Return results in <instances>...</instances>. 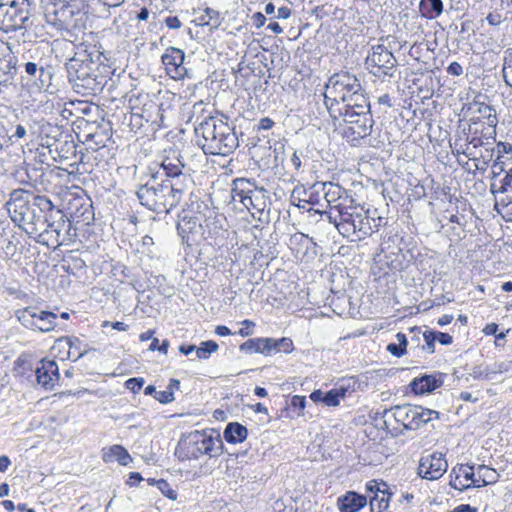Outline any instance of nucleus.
Instances as JSON below:
<instances>
[{"label": "nucleus", "instance_id": "obj_1", "mask_svg": "<svg viewBox=\"0 0 512 512\" xmlns=\"http://www.w3.org/2000/svg\"><path fill=\"white\" fill-rule=\"evenodd\" d=\"M196 143L205 154L227 156L241 141L240 135L226 121L207 116L195 126Z\"/></svg>", "mask_w": 512, "mask_h": 512}, {"label": "nucleus", "instance_id": "obj_2", "mask_svg": "<svg viewBox=\"0 0 512 512\" xmlns=\"http://www.w3.org/2000/svg\"><path fill=\"white\" fill-rule=\"evenodd\" d=\"M68 81L74 92L81 96H91L101 93L109 79L99 70V65L93 61L86 49H81L67 59L65 63Z\"/></svg>", "mask_w": 512, "mask_h": 512}, {"label": "nucleus", "instance_id": "obj_3", "mask_svg": "<svg viewBox=\"0 0 512 512\" xmlns=\"http://www.w3.org/2000/svg\"><path fill=\"white\" fill-rule=\"evenodd\" d=\"M186 193L182 182L177 180L158 181L155 175L138 187L136 196L140 204L155 213H169L176 208Z\"/></svg>", "mask_w": 512, "mask_h": 512}, {"label": "nucleus", "instance_id": "obj_4", "mask_svg": "<svg viewBox=\"0 0 512 512\" xmlns=\"http://www.w3.org/2000/svg\"><path fill=\"white\" fill-rule=\"evenodd\" d=\"M324 102L328 112L330 107H338L341 110L353 108V106H364L368 101L364 94L359 79L349 72L335 73L329 78L325 85Z\"/></svg>", "mask_w": 512, "mask_h": 512}, {"label": "nucleus", "instance_id": "obj_5", "mask_svg": "<svg viewBox=\"0 0 512 512\" xmlns=\"http://www.w3.org/2000/svg\"><path fill=\"white\" fill-rule=\"evenodd\" d=\"M11 220L19 227L27 224L28 229L33 231L29 222L33 219V210L37 208L43 213L51 212L54 208L52 201L43 195H35L33 192L24 189H15L10 194L6 203Z\"/></svg>", "mask_w": 512, "mask_h": 512}, {"label": "nucleus", "instance_id": "obj_6", "mask_svg": "<svg viewBox=\"0 0 512 512\" xmlns=\"http://www.w3.org/2000/svg\"><path fill=\"white\" fill-rule=\"evenodd\" d=\"M321 213L326 214L328 221L333 223L338 232L347 238L357 235L360 240L378 230L379 225L372 226L371 222H375V219L368 216V211L354 203L337 215L332 212Z\"/></svg>", "mask_w": 512, "mask_h": 512}, {"label": "nucleus", "instance_id": "obj_7", "mask_svg": "<svg viewBox=\"0 0 512 512\" xmlns=\"http://www.w3.org/2000/svg\"><path fill=\"white\" fill-rule=\"evenodd\" d=\"M369 112V101H365L363 107L357 104V106L345 110H341L338 107H330V116L334 120L343 118L347 125L344 129V135L351 141H357L370 135L373 119Z\"/></svg>", "mask_w": 512, "mask_h": 512}, {"label": "nucleus", "instance_id": "obj_8", "mask_svg": "<svg viewBox=\"0 0 512 512\" xmlns=\"http://www.w3.org/2000/svg\"><path fill=\"white\" fill-rule=\"evenodd\" d=\"M222 453L220 436L214 437L206 432L193 431L178 442L175 454L181 460L198 459L202 455L216 457Z\"/></svg>", "mask_w": 512, "mask_h": 512}, {"label": "nucleus", "instance_id": "obj_9", "mask_svg": "<svg viewBox=\"0 0 512 512\" xmlns=\"http://www.w3.org/2000/svg\"><path fill=\"white\" fill-rule=\"evenodd\" d=\"M30 59L23 65L24 74L22 79L27 85L35 91L52 94L54 87L52 85L55 76V68L48 57L39 56V50H30Z\"/></svg>", "mask_w": 512, "mask_h": 512}, {"label": "nucleus", "instance_id": "obj_10", "mask_svg": "<svg viewBox=\"0 0 512 512\" xmlns=\"http://www.w3.org/2000/svg\"><path fill=\"white\" fill-rule=\"evenodd\" d=\"M33 0H0V30L5 33L32 25Z\"/></svg>", "mask_w": 512, "mask_h": 512}, {"label": "nucleus", "instance_id": "obj_11", "mask_svg": "<svg viewBox=\"0 0 512 512\" xmlns=\"http://www.w3.org/2000/svg\"><path fill=\"white\" fill-rule=\"evenodd\" d=\"M256 87L245 88L243 95L237 98L234 107L238 113L236 117V126L239 129V134L242 142L247 141V145L252 144L253 134L256 130V99L253 97Z\"/></svg>", "mask_w": 512, "mask_h": 512}, {"label": "nucleus", "instance_id": "obj_12", "mask_svg": "<svg viewBox=\"0 0 512 512\" xmlns=\"http://www.w3.org/2000/svg\"><path fill=\"white\" fill-rule=\"evenodd\" d=\"M386 418H393L397 423L401 424L404 429L417 430L424 424L438 419L439 412L422 406L415 405H398L385 410Z\"/></svg>", "mask_w": 512, "mask_h": 512}, {"label": "nucleus", "instance_id": "obj_13", "mask_svg": "<svg viewBox=\"0 0 512 512\" xmlns=\"http://www.w3.org/2000/svg\"><path fill=\"white\" fill-rule=\"evenodd\" d=\"M365 64L367 69L374 76H393L397 60L393 53L383 44H377L371 47Z\"/></svg>", "mask_w": 512, "mask_h": 512}, {"label": "nucleus", "instance_id": "obj_14", "mask_svg": "<svg viewBox=\"0 0 512 512\" xmlns=\"http://www.w3.org/2000/svg\"><path fill=\"white\" fill-rule=\"evenodd\" d=\"M16 317L28 329L50 332L56 327L58 316L53 312L38 310L36 307L28 306L17 310Z\"/></svg>", "mask_w": 512, "mask_h": 512}, {"label": "nucleus", "instance_id": "obj_15", "mask_svg": "<svg viewBox=\"0 0 512 512\" xmlns=\"http://www.w3.org/2000/svg\"><path fill=\"white\" fill-rule=\"evenodd\" d=\"M68 226L64 215L60 210H54V214L50 215V221L45 223V226L35 236L37 243L51 248H57L63 245L64 239L61 238V232Z\"/></svg>", "mask_w": 512, "mask_h": 512}, {"label": "nucleus", "instance_id": "obj_16", "mask_svg": "<svg viewBox=\"0 0 512 512\" xmlns=\"http://www.w3.org/2000/svg\"><path fill=\"white\" fill-rule=\"evenodd\" d=\"M319 188H321L327 206L330 208L328 212L333 213V211H336L337 214H340L341 211L345 210L350 204L354 203V200L348 194V191L341 187L339 184L324 182L320 184ZM309 211H314L315 213L323 215L321 213L322 211L318 209H309Z\"/></svg>", "mask_w": 512, "mask_h": 512}, {"label": "nucleus", "instance_id": "obj_17", "mask_svg": "<svg viewBox=\"0 0 512 512\" xmlns=\"http://www.w3.org/2000/svg\"><path fill=\"white\" fill-rule=\"evenodd\" d=\"M447 468L448 463L444 455L439 452H434L421 457L418 466V474L420 477L427 480H437L443 476Z\"/></svg>", "mask_w": 512, "mask_h": 512}, {"label": "nucleus", "instance_id": "obj_18", "mask_svg": "<svg viewBox=\"0 0 512 512\" xmlns=\"http://www.w3.org/2000/svg\"><path fill=\"white\" fill-rule=\"evenodd\" d=\"M185 53L176 47H169L162 55V63L167 75L174 80H182L188 73L184 65Z\"/></svg>", "mask_w": 512, "mask_h": 512}, {"label": "nucleus", "instance_id": "obj_19", "mask_svg": "<svg viewBox=\"0 0 512 512\" xmlns=\"http://www.w3.org/2000/svg\"><path fill=\"white\" fill-rule=\"evenodd\" d=\"M366 491L370 497L371 512H383L388 508L392 493L388 491V485L385 482L371 480L366 484Z\"/></svg>", "mask_w": 512, "mask_h": 512}, {"label": "nucleus", "instance_id": "obj_20", "mask_svg": "<svg viewBox=\"0 0 512 512\" xmlns=\"http://www.w3.org/2000/svg\"><path fill=\"white\" fill-rule=\"evenodd\" d=\"M468 111L471 112L469 126L498 124L496 110L486 103L474 101L468 107Z\"/></svg>", "mask_w": 512, "mask_h": 512}, {"label": "nucleus", "instance_id": "obj_21", "mask_svg": "<svg viewBox=\"0 0 512 512\" xmlns=\"http://www.w3.org/2000/svg\"><path fill=\"white\" fill-rule=\"evenodd\" d=\"M39 385L46 390H52L59 381V367L53 360L43 359L35 371Z\"/></svg>", "mask_w": 512, "mask_h": 512}, {"label": "nucleus", "instance_id": "obj_22", "mask_svg": "<svg viewBox=\"0 0 512 512\" xmlns=\"http://www.w3.org/2000/svg\"><path fill=\"white\" fill-rule=\"evenodd\" d=\"M177 231L182 241L186 243H189L191 236H203L204 234L200 217L197 215H189L185 211L179 214Z\"/></svg>", "mask_w": 512, "mask_h": 512}, {"label": "nucleus", "instance_id": "obj_23", "mask_svg": "<svg viewBox=\"0 0 512 512\" xmlns=\"http://www.w3.org/2000/svg\"><path fill=\"white\" fill-rule=\"evenodd\" d=\"M161 168L167 176L165 180H177L182 182L183 192L187 193L191 179L188 175L183 173L184 164L177 156L173 158L166 157L161 163Z\"/></svg>", "mask_w": 512, "mask_h": 512}, {"label": "nucleus", "instance_id": "obj_24", "mask_svg": "<svg viewBox=\"0 0 512 512\" xmlns=\"http://www.w3.org/2000/svg\"><path fill=\"white\" fill-rule=\"evenodd\" d=\"M293 350L294 345L290 338H258V353L265 356H272L280 352L289 354Z\"/></svg>", "mask_w": 512, "mask_h": 512}, {"label": "nucleus", "instance_id": "obj_25", "mask_svg": "<svg viewBox=\"0 0 512 512\" xmlns=\"http://www.w3.org/2000/svg\"><path fill=\"white\" fill-rule=\"evenodd\" d=\"M233 200H239L248 210L254 206L252 195L256 186L247 179H236L234 181Z\"/></svg>", "mask_w": 512, "mask_h": 512}, {"label": "nucleus", "instance_id": "obj_26", "mask_svg": "<svg viewBox=\"0 0 512 512\" xmlns=\"http://www.w3.org/2000/svg\"><path fill=\"white\" fill-rule=\"evenodd\" d=\"M367 504V497L354 491H349L337 500L341 512H358Z\"/></svg>", "mask_w": 512, "mask_h": 512}, {"label": "nucleus", "instance_id": "obj_27", "mask_svg": "<svg viewBox=\"0 0 512 512\" xmlns=\"http://www.w3.org/2000/svg\"><path fill=\"white\" fill-rule=\"evenodd\" d=\"M442 385V380L434 375H423L415 378L411 383V390L415 394H425L432 392Z\"/></svg>", "mask_w": 512, "mask_h": 512}, {"label": "nucleus", "instance_id": "obj_28", "mask_svg": "<svg viewBox=\"0 0 512 512\" xmlns=\"http://www.w3.org/2000/svg\"><path fill=\"white\" fill-rule=\"evenodd\" d=\"M352 391L349 383L343 381L337 384L334 388L325 393V405L329 407L339 406L341 400L350 395Z\"/></svg>", "mask_w": 512, "mask_h": 512}, {"label": "nucleus", "instance_id": "obj_29", "mask_svg": "<svg viewBox=\"0 0 512 512\" xmlns=\"http://www.w3.org/2000/svg\"><path fill=\"white\" fill-rule=\"evenodd\" d=\"M57 343L58 345H62L63 347L68 348L67 357H74V361H77L78 359L82 358L88 352V349H82V342L80 341L79 338L75 336L60 337L57 340Z\"/></svg>", "mask_w": 512, "mask_h": 512}, {"label": "nucleus", "instance_id": "obj_30", "mask_svg": "<svg viewBox=\"0 0 512 512\" xmlns=\"http://www.w3.org/2000/svg\"><path fill=\"white\" fill-rule=\"evenodd\" d=\"M55 207L51 212L43 213L39 211L37 208L33 210V219L29 224L34 226L33 231L28 229L27 224H22L21 228L29 235V237L35 238L38 235V232L45 226L47 221H50V215L54 214Z\"/></svg>", "mask_w": 512, "mask_h": 512}, {"label": "nucleus", "instance_id": "obj_31", "mask_svg": "<svg viewBox=\"0 0 512 512\" xmlns=\"http://www.w3.org/2000/svg\"><path fill=\"white\" fill-rule=\"evenodd\" d=\"M476 479L474 480V487H483L497 482L499 474L493 468L486 465H478L476 468Z\"/></svg>", "mask_w": 512, "mask_h": 512}, {"label": "nucleus", "instance_id": "obj_32", "mask_svg": "<svg viewBox=\"0 0 512 512\" xmlns=\"http://www.w3.org/2000/svg\"><path fill=\"white\" fill-rule=\"evenodd\" d=\"M223 436L228 443L242 442L247 437V428L238 422L229 423L223 432Z\"/></svg>", "mask_w": 512, "mask_h": 512}, {"label": "nucleus", "instance_id": "obj_33", "mask_svg": "<svg viewBox=\"0 0 512 512\" xmlns=\"http://www.w3.org/2000/svg\"><path fill=\"white\" fill-rule=\"evenodd\" d=\"M151 108H154L156 110V118L153 119L151 114H147L146 116L144 114L133 112L130 115V126L131 129H140L143 126V120H145L147 123L151 122L152 124H156L158 127L160 126L157 118H160L162 120V115L160 114L159 108L157 105H151Z\"/></svg>", "mask_w": 512, "mask_h": 512}, {"label": "nucleus", "instance_id": "obj_34", "mask_svg": "<svg viewBox=\"0 0 512 512\" xmlns=\"http://www.w3.org/2000/svg\"><path fill=\"white\" fill-rule=\"evenodd\" d=\"M104 461H112L117 460L119 464L125 466L127 465L131 460V456L127 452V450L122 447L121 445H113L109 448L108 453H105L103 456Z\"/></svg>", "mask_w": 512, "mask_h": 512}, {"label": "nucleus", "instance_id": "obj_35", "mask_svg": "<svg viewBox=\"0 0 512 512\" xmlns=\"http://www.w3.org/2000/svg\"><path fill=\"white\" fill-rule=\"evenodd\" d=\"M419 8L423 16L433 19L443 12V3L441 0H421Z\"/></svg>", "mask_w": 512, "mask_h": 512}, {"label": "nucleus", "instance_id": "obj_36", "mask_svg": "<svg viewBox=\"0 0 512 512\" xmlns=\"http://www.w3.org/2000/svg\"><path fill=\"white\" fill-rule=\"evenodd\" d=\"M195 21L197 25L210 26L211 29H214L220 26L221 17L218 11L212 8H206Z\"/></svg>", "mask_w": 512, "mask_h": 512}, {"label": "nucleus", "instance_id": "obj_37", "mask_svg": "<svg viewBox=\"0 0 512 512\" xmlns=\"http://www.w3.org/2000/svg\"><path fill=\"white\" fill-rule=\"evenodd\" d=\"M495 205L494 209L500 214L506 221L512 222V199L508 196L494 195Z\"/></svg>", "mask_w": 512, "mask_h": 512}, {"label": "nucleus", "instance_id": "obj_38", "mask_svg": "<svg viewBox=\"0 0 512 512\" xmlns=\"http://www.w3.org/2000/svg\"><path fill=\"white\" fill-rule=\"evenodd\" d=\"M490 190L493 195H504L509 191L512 192V166L507 169L503 179L498 182L494 180L491 183Z\"/></svg>", "mask_w": 512, "mask_h": 512}, {"label": "nucleus", "instance_id": "obj_39", "mask_svg": "<svg viewBox=\"0 0 512 512\" xmlns=\"http://www.w3.org/2000/svg\"><path fill=\"white\" fill-rule=\"evenodd\" d=\"M469 131L471 133V138L468 139L466 149L463 150V153L471 159V156L474 154L471 148L489 146V144L478 136V127L469 126Z\"/></svg>", "mask_w": 512, "mask_h": 512}, {"label": "nucleus", "instance_id": "obj_40", "mask_svg": "<svg viewBox=\"0 0 512 512\" xmlns=\"http://www.w3.org/2000/svg\"><path fill=\"white\" fill-rule=\"evenodd\" d=\"M218 344L215 341L209 340L202 342L196 349V354L199 359H208L211 353L217 351Z\"/></svg>", "mask_w": 512, "mask_h": 512}, {"label": "nucleus", "instance_id": "obj_41", "mask_svg": "<svg viewBox=\"0 0 512 512\" xmlns=\"http://www.w3.org/2000/svg\"><path fill=\"white\" fill-rule=\"evenodd\" d=\"M496 126L497 124L492 125H482L481 128L478 127V136L484 140L487 141L489 145L493 144L495 142L496 138Z\"/></svg>", "mask_w": 512, "mask_h": 512}, {"label": "nucleus", "instance_id": "obj_42", "mask_svg": "<svg viewBox=\"0 0 512 512\" xmlns=\"http://www.w3.org/2000/svg\"><path fill=\"white\" fill-rule=\"evenodd\" d=\"M476 470H474V466H470L468 464H462L458 467V474L456 478L459 477V475H462L466 481H469L468 484H463V487H470L471 485L474 486V480L476 479L475 475Z\"/></svg>", "mask_w": 512, "mask_h": 512}, {"label": "nucleus", "instance_id": "obj_43", "mask_svg": "<svg viewBox=\"0 0 512 512\" xmlns=\"http://www.w3.org/2000/svg\"><path fill=\"white\" fill-rule=\"evenodd\" d=\"M56 151L59 153V156L61 158L68 159V154L74 155L76 153V144L74 143V141H59L56 145Z\"/></svg>", "mask_w": 512, "mask_h": 512}, {"label": "nucleus", "instance_id": "obj_44", "mask_svg": "<svg viewBox=\"0 0 512 512\" xmlns=\"http://www.w3.org/2000/svg\"><path fill=\"white\" fill-rule=\"evenodd\" d=\"M422 336L425 341V345H423V350L428 353H434L435 351V341H436V332L434 331H424Z\"/></svg>", "mask_w": 512, "mask_h": 512}, {"label": "nucleus", "instance_id": "obj_45", "mask_svg": "<svg viewBox=\"0 0 512 512\" xmlns=\"http://www.w3.org/2000/svg\"><path fill=\"white\" fill-rule=\"evenodd\" d=\"M144 382L143 378H129L125 382V387L136 394L142 389Z\"/></svg>", "mask_w": 512, "mask_h": 512}, {"label": "nucleus", "instance_id": "obj_46", "mask_svg": "<svg viewBox=\"0 0 512 512\" xmlns=\"http://www.w3.org/2000/svg\"><path fill=\"white\" fill-rule=\"evenodd\" d=\"M320 184H315L312 187V191L309 193V198L307 200H303V202L311 204V205H319L320 204V194L322 193L321 188H319Z\"/></svg>", "mask_w": 512, "mask_h": 512}, {"label": "nucleus", "instance_id": "obj_47", "mask_svg": "<svg viewBox=\"0 0 512 512\" xmlns=\"http://www.w3.org/2000/svg\"><path fill=\"white\" fill-rule=\"evenodd\" d=\"M493 155H494V149L486 148V154L481 155L480 158L475 159L479 162V164H476V168L477 169H485L486 166L488 165V163L492 160Z\"/></svg>", "mask_w": 512, "mask_h": 512}, {"label": "nucleus", "instance_id": "obj_48", "mask_svg": "<svg viewBox=\"0 0 512 512\" xmlns=\"http://www.w3.org/2000/svg\"><path fill=\"white\" fill-rule=\"evenodd\" d=\"M158 488L165 494L168 498L175 500L177 498V493L173 489L170 488L167 481L161 479L157 481Z\"/></svg>", "mask_w": 512, "mask_h": 512}, {"label": "nucleus", "instance_id": "obj_49", "mask_svg": "<svg viewBox=\"0 0 512 512\" xmlns=\"http://www.w3.org/2000/svg\"><path fill=\"white\" fill-rule=\"evenodd\" d=\"M155 399L158 400L162 404H168L175 400L173 392L168 391L167 389L164 391H158L154 395Z\"/></svg>", "mask_w": 512, "mask_h": 512}, {"label": "nucleus", "instance_id": "obj_50", "mask_svg": "<svg viewBox=\"0 0 512 512\" xmlns=\"http://www.w3.org/2000/svg\"><path fill=\"white\" fill-rule=\"evenodd\" d=\"M254 327L255 323L253 321L245 320L242 322V327L236 333L241 335L242 337H246L253 334Z\"/></svg>", "mask_w": 512, "mask_h": 512}, {"label": "nucleus", "instance_id": "obj_51", "mask_svg": "<svg viewBox=\"0 0 512 512\" xmlns=\"http://www.w3.org/2000/svg\"><path fill=\"white\" fill-rule=\"evenodd\" d=\"M501 158L502 156L498 155L497 159L492 165V174L494 179L498 177L502 172L506 173L507 171V169L504 167L505 163L501 160Z\"/></svg>", "mask_w": 512, "mask_h": 512}, {"label": "nucleus", "instance_id": "obj_52", "mask_svg": "<svg viewBox=\"0 0 512 512\" xmlns=\"http://www.w3.org/2000/svg\"><path fill=\"white\" fill-rule=\"evenodd\" d=\"M486 20L490 25L498 26L503 22L504 18L498 12H491L487 15Z\"/></svg>", "mask_w": 512, "mask_h": 512}, {"label": "nucleus", "instance_id": "obj_53", "mask_svg": "<svg viewBox=\"0 0 512 512\" xmlns=\"http://www.w3.org/2000/svg\"><path fill=\"white\" fill-rule=\"evenodd\" d=\"M447 73L452 76H460L463 74V67L460 63L454 61L447 67Z\"/></svg>", "mask_w": 512, "mask_h": 512}, {"label": "nucleus", "instance_id": "obj_54", "mask_svg": "<svg viewBox=\"0 0 512 512\" xmlns=\"http://www.w3.org/2000/svg\"><path fill=\"white\" fill-rule=\"evenodd\" d=\"M387 351L390 352L395 357H402L406 351L402 349L398 343H390L387 346Z\"/></svg>", "mask_w": 512, "mask_h": 512}, {"label": "nucleus", "instance_id": "obj_55", "mask_svg": "<svg viewBox=\"0 0 512 512\" xmlns=\"http://www.w3.org/2000/svg\"><path fill=\"white\" fill-rule=\"evenodd\" d=\"M291 406L302 411L306 406V398L300 395L293 396L291 399Z\"/></svg>", "mask_w": 512, "mask_h": 512}, {"label": "nucleus", "instance_id": "obj_56", "mask_svg": "<svg viewBox=\"0 0 512 512\" xmlns=\"http://www.w3.org/2000/svg\"><path fill=\"white\" fill-rule=\"evenodd\" d=\"M503 76L508 85L512 86V63H508L507 59H505L504 67H503Z\"/></svg>", "mask_w": 512, "mask_h": 512}, {"label": "nucleus", "instance_id": "obj_57", "mask_svg": "<svg viewBox=\"0 0 512 512\" xmlns=\"http://www.w3.org/2000/svg\"><path fill=\"white\" fill-rule=\"evenodd\" d=\"M164 22L169 29H179L182 26L181 21L176 16H168Z\"/></svg>", "mask_w": 512, "mask_h": 512}, {"label": "nucleus", "instance_id": "obj_58", "mask_svg": "<svg viewBox=\"0 0 512 512\" xmlns=\"http://www.w3.org/2000/svg\"><path fill=\"white\" fill-rule=\"evenodd\" d=\"M291 244L301 243L307 246L311 242V239L303 233L294 234L290 239Z\"/></svg>", "mask_w": 512, "mask_h": 512}, {"label": "nucleus", "instance_id": "obj_59", "mask_svg": "<svg viewBox=\"0 0 512 512\" xmlns=\"http://www.w3.org/2000/svg\"><path fill=\"white\" fill-rule=\"evenodd\" d=\"M54 43L56 48L63 49L66 51H73L75 47L73 42L68 40H56Z\"/></svg>", "mask_w": 512, "mask_h": 512}, {"label": "nucleus", "instance_id": "obj_60", "mask_svg": "<svg viewBox=\"0 0 512 512\" xmlns=\"http://www.w3.org/2000/svg\"><path fill=\"white\" fill-rule=\"evenodd\" d=\"M436 340H438L442 345H450L453 338L448 333L436 332Z\"/></svg>", "mask_w": 512, "mask_h": 512}, {"label": "nucleus", "instance_id": "obj_61", "mask_svg": "<svg viewBox=\"0 0 512 512\" xmlns=\"http://www.w3.org/2000/svg\"><path fill=\"white\" fill-rule=\"evenodd\" d=\"M310 399L315 402H322L325 404V393L321 390H315L310 394Z\"/></svg>", "mask_w": 512, "mask_h": 512}, {"label": "nucleus", "instance_id": "obj_62", "mask_svg": "<svg viewBox=\"0 0 512 512\" xmlns=\"http://www.w3.org/2000/svg\"><path fill=\"white\" fill-rule=\"evenodd\" d=\"M274 121L268 117L262 118L258 124V130H269L273 127Z\"/></svg>", "mask_w": 512, "mask_h": 512}, {"label": "nucleus", "instance_id": "obj_63", "mask_svg": "<svg viewBox=\"0 0 512 512\" xmlns=\"http://www.w3.org/2000/svg\"><path fill=\"white\" fill-rule=\"evenodd\" d=\"M4 253L6 256H13L16 251V245L12 240H7L5 246L3 247Z\"/></svg>", "mask_w": 512, "mask_h": 512}, {"label": "nucleus", "instance_id": "obj_64", "mask_svg": "<svg viewBox=\"0 0 512 512\" xmlns=\"http://www.w3.org/2000/svg\"><path fill=\"white\" fill-rule=\"evenodd\" d=\"M450 512H477V509L471 507L468 504H462V505L457 506Z\"/></svg>", "mask_w": 512, "mask_h": 512}]
</instances>
